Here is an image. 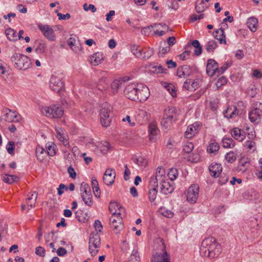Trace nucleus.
Returning a JSON list of instances; mask_svg holds the SVG:
<instances>
[{
  "instance_id": "0e129e2a",
  "label": "nucleus",
  "mask_w": 262,
  "mask_h": 262,
  "mask_svg": "<svg viewBox=\"0 0 262 262\" xmlns=\"http://www.w3.org/2000/svg\"><path fill=\"white\" fill-rule=\"evenodd\" d=\"M14 148H15L14 142L13 141L9 142L6 146V149H7L8 153L10 155H13Z\"/></svg>"
},
{
  "instance_id": "6e6552de",
  "label": "nucleus",
  "mask_w": 262,
  "mask_h": 262,
  "mask_svg": "<svg viewBox=\"0 0 262 262\" xmlns=\"http://www.w3.org/2000/svg\"><path fill=\"white\" fill-rule=\"evenodd\" d=\"M44 111L47 117L53 118H60L63 114L62 107L57 105H52L49 107H46L44 108Z\"/></svg>"
},
{
  "instance_id": "0eeeda50",
  "label": "nucleus",
  "mask_w": 262,
  "mask_h": 262,
  "mask_svg": "<svg viewBox=\"0 0 262 262\" xmlns=\"http://www.w3.org/2000/svg\"><path fill=\"white\" fill-rule=\"evenodd\" d=\"M110 225L116 233L123 229L122 217L120 216V213H113L110 219Z\"/></svg>"
},
{
  "instance_id": "603ef678",
  "label": "nucleus",
  "mask_w": 262,
  "mask_h": 262,
  "mask_svg": "<svg viewBox=\"0 0 262 262\" xmlns=\"http://www.w3.org/2000/svg\"><path fill=\"white\" fill-rule=\"evenodd\" d=\"M154 54V50L152 49H148L145 50H143V51L142 52V56H141V58L144 59H148L149 58Z\"/></svg>"
},
{
  "instance_id": "7c9ffc66",
  "label": "nucleus",
  "mask_w": 262,
  "mask_h": 262,
  "mask_svg": "<svg viewBox=\"0 0 262 262\" xmlns=\"http://www.w3.org/2000/svg\"><path fill=\"white\" fill-rule=\"evenodd\" d=\"M89 245H100V237L98 232H93L90 234Z\"/></svg>"
},
{
  "instance_id": "4c0bfd02",
  "label": "nucleus",
  "mask_w": 262,
  "mask_h": 262,
  "mask_svg": "<svg viewBox=\"0 0 262 262\" xmlns=\"http://www.w3.org/2000/svg\"><path fill=\"white\" fill-rule=\"evenodd\" d=\"M193 46L195 49L194 50V54L196 56H199L202 53V49L199 41L197 40H193L191 44H188V46Z\"/></svg>"
},
{
  "instance_id": "dca6fc26",
  "label": "nucleus",
  "mask_w": 262,
  "mask_h": 262,
  "mask_svg": "<svg viewBox=\"0 0 262 262\" xmlns=\"http://www.w3.org/2000/svg\"><path fill=\"white\" fill-rule=\"evenodd\" d=\"M115 176L116 172L113 169H107L103 177L104 183L107 185H112L114 183Z\"/></svg>"
},
{
  "instance_id": "3c124183",
  "label": "nucleus",
  "mask_w": 262,
  "mask_h": 262,
  "mask_svg": "<svg viewBox=\"0 0 262 262\" xmlns=\"http://www.w3.org/2000/svg\"><path fill=\"white\" fill-rule=\"evenodd\" d=\"M158 190L156 188H149L148 198L151 202H154L157 197Z\"/></svg>"
},
{
  "instance_id": "ea45409f",
  "label": "nucleus",
  "mask_w": 262,
  "mask_h": 262,
  "mask_svg": "<svg viewBox=\"0 0 262 262\" xmlns=\"http://www.w3.org/2000/svg\"><path fill=\"white\" fill-rule=\"evenodd\" d=\"M155 177L158 178L160 184H161L162 182L164 181L166 178L165 169L162 167H158Z\"/></svg>"
},
{
  "instance_id": "c85d7f7f",
  "label": "nucleus",
  "mask_w": 262,
  "mask_h": 262,
  "mask_svg": "<svg viewBox=\"0 0 262 262\" xmlns=\"http://www.w3.org/2000/svg\"><path fill=\"white\" fill-rule=\"evenodd\" d=\"M160 184L161 185V191L165 194L170 193L173 190V186H172L168 182H166L164 180Z\"/></svg>"
},
{
  "instance_id": "393cba45",
  "label": "nucleus",
  "mask_w": 262,
  "mask_h": 262,
  "mask_svg": "<svg viewBox=\"0 0 262 262\" xmlns=\"http://www.w3.org/2000/svg\"><path fill=\"white\" fill-rule=\"evenodd\" d=\"M247 26L252 32H255L257 29L258 20L254 17H251L247 21Z\"/></svg>"
},
{
  "instance_id": "39448f33",
  "label": "nucleus",
  "mask_w": 262,
  "mask_h": 262,
  "mask_svg": "<svg viewBox=\"0 0 262 262\" xmlns=\"http://www.w3.org/2000/svg\"><path fill=\"white\" fill-rule=\"evenodd\" d=\"M177 119L176 108L174 107H168L164 111L163 118L161 123L166 128H168L172 122Z\"/></svg>"
},
{
  "instance_id": "052dcab7",
  "label": "nucleus",
  "mask_w": 262,
  "mask_h": 262,
  "mask_svg": "<svg viewBox=\"0 0 262 262\" xmlns=\"http://www.w3.org/2000/svg\"><path fill=\"white\" fill-rule=\"evenodd\" d=\"M194 148L193 144L191 142L186 143L183 146V150L186 153H190Z\"/></svg>"
},
{
  "instance_id": "f8f14e48",
  "label": "nucleus",
  "mask_w": 262,
  "mask_h": 262,
  "mask_svg": "<svg viewBox=\"0 0 262 262\" xmlns=\"http://www.w3.org/2000/svg\"><path fill=\"white\" fill-rule=\"evenodd\" d=\"M199 186L197 184L191 185L188 189L187 200L191 203H194L198 200Z\"/></svg>"
},
{
  "instance_id": "473e14b6",
  "label": "nucleus",
  "mask_w": 262,
  "mask_h": 262,
  "mask_svg": "<svg viewBox=\"0 0 262 262\" xmlns=\"http://www.w3.org/2000/svg\"><path fill=\"white\" fill-rule=\"evenodd\" d=\"M96 88L102 92L106 91L108 88V82L107 79L106 78H102L99 79L96 84Z\"/></svg>"
},
{
  "instance_id": "412c9836",
  "label": "nucleus",
  "mask_w": 262,
  "mask_h": 262,
  "mask_svg": "<svg viewBox=\"0 0 262 262\" xmlns=\"http://www.w3.org/2000/svg\"><path fill=\"white\" fill-rule=\"evenodd\" d=\"M238 112L239 111L235 106H229L224 111L223 113L226 118L229 119L236 117Z\"/></svg>"
},
{
  "instance_id": "ddd939ff",
  "label": "nucleus",
  "mask_w": 262,
  "mask_h": 262,
  "mask_svg": "<svg viewBox=\"0 0 262 262\" xmlns=\"http://www.w3.org/2000/svg\"><path fill=\"white\" fill-rule=\"evenodd\" d=\"M38 28L45 37L51 41L55 40L54 31L52 27L47 25H38Z\"/></svg>"
},
{
  "instance_id": "f03ea898",
  "label": "nucleus",
  "mask_w": 262,
  "mask_h": 262,
  "mask_svg": "<svg viewBox=\"0 0 262 262\" xmlns=\"http://www.w3.org/2000/svg\"><path fill=\"white\" fill-rule=\"evenodd\" d=\"M64 75L60 72H55L51 75L50 81V88L53 91L57 93L62 91L64 88Z\"/></svg>"
},
{
  "instance_id": "1a4fd4ad",
  "label": "nucleus",
  "mask_w": 262,
  "mask_h": 262,
  "mask_svg": "<svg viewBox=\"0 0 262 262\" xmlns=\"http://www.w3.org/2000/svg\"><path fill=\"white\" fill-rule=\"evenodd\" d=\"M81 196L85 204L89 207L93 205L92 195L89 185L86 183H82L80 187Z\"/></svg>"
},
{
  "instance_id": "58836bf2",
  "label": "nucleus",
  "mask_w": 262,
  "mask_h": 262,
  "mask_svg": "<svg viewBox=\"0 0 262 262\" xmlns=\"http://www.w3.org/2000/svg\"><path fill=\"white\" fill-rule=\"evenodd\" d=\"M6 35L7 38L13 41H15L17 40L16 32L11 28L8 29L5 31Z\"/></svg>"
},
{
  "instance_id": "f3484780",
  "label": "nucleus",
  "mask_w": 262,
  "mask_h": 262,
  "mask_svg": "<svg viewBox=\"0 0 262 262\" xmlns=\"http://www.w3.org/2000/svg\"><path fill=\"white\" fill-rule=\"evenodd\" d=\"M217 63L213 59L208 60L206 66V73L210 76H212L217 74Z\"/></svg>"
},
{
  "instance_id": "f257e3e1",
  "label": "nucleus",
  "mask_w": 262,
  "mask_h": 262,
  "mask_svg": "<svg viewBox=\"0 0 262 262\" xmlns=\"http://www.w3.org/2000/svg\"><path fill=\"white\" fill-rule=\"evenodd\" d=\"M200 252L203 256L214 258L218 257L220 254L221 247L214 238L208 237L203 241Z\"/></svg>"
},
{
  "instance_id": "09e8293b",
  "label": "nucleus",
  "mask_w": 262,
  "mask_h": 262,
  "mask_svg": "<svg viewBox=\"0 0 262 262\" xmlns=\"http://www.w3.org/2000/svg\"><path fill=\"white\" fill-rule=\"evenodd\" d=\"M138 165L143 167H146L148 164V161L142 157H139L133 159Z\"/></svg>"
},
{
  "instance_id": "5701e85b",
  "label": "nucleus",
  "mask_w": 262,
  "mask_h": 262,
  "mask_svg": "<svg viewBox=\"0 0 262 262\" xmlns=\"http://www.w3.org/2000/svg\"><path fill=\"white\" fill-rule=\"evenodd\" d=\"M249 225L253 228L256 229L262 227V215H260L258 217H251L249 221Z\"/></svg>"
},
{
  "instance_id": "c9c22d12",
  "label": "nucleus",
  "mask_w": 262,
  "mask_h": 262,
  "mask_svg": "<svg viewBox=\"0 0 262 262\" xmlns=\"http://www.w3.org/2000/svg\"><path fill=\"white\" fill-rule=\"evenodd\" d=\"M159 130L158 129L156 124L154 122H151L148 126V132L149 134V139L152 140L154 137L157 135Z\"/></svg>"
},
{
  "instance_id": "69168bd1",
  "label": "nucleus",
  "mask_w": 262,
  "mask_h": 262,
  "mask_svg": "<svg viewBox=\"0 0 262 262\" xmlns=\"http://www.w3.org/2000/svg\"><path fill=\"white\" fill-rule=\"evenodd\" d=\"M46 46L45 43L39 42L37 47L35 49V52L38 54L42 53L46 50Z\"/></svg>"
},
{
  "instance_id": "4be33fe9",
  "label": "nucleus",
  "mask_w": 262,
  "mask_h": 262,
  "mask_svg": "<svg viewBox=\"0 0 262 262\" xmlns=\"http://www.w3.org/2000/svg\"><path fill=\"white\" fill-rule=\"evenodd\" d=\"M210 172L211 173L212 176L216 178L219 177L222 171V167L221 164L215 163H212L209 167Z\"/></svg>"
},
{
  "instance_id": "c756f323",
  "label": "nucleus",
  "mask_w": 262,
  "mask_h": 262,
  "mask_svg": "<svg viewBox=\"0 0 262 262\" xmlns=\"http://www.w3.org/2000/svg\"><path fill=\"white\" fill-rule=\"evenodd\" d=\"M198 85L199 84L197 81H194L192 80L189 79H187L186 81L184 82L183 88L187 90L192 91L196 90L198 86Z\"/></svg>"
},
{
  "instance_id": "37998d69",
  "label": "nucleus",
  "mask_w": 262,
  "mask_h": 262,
  "mask_svg": "<svg viewBox=\"0 0 262 262\" xmlns=\"http://www.w3.org/2000/svg\"><path fill=\"white\" fill-rule=\"evenodd\" d=\"M217 46L216 42L215 40H211L207 42L205 46V49L207 52L211 53L213 52Z\"/></svg>"
},
{
  "instance_id": "bb28decb",
  "label": "nucleus",
  "mask_w": 262,
  "mask_h": 262,
  "mask_svg": "<svg viewBox=\"0 0 262 262\" xmlns=\"http://www.w3.org/2000/svg\"><path fill=\"white\" fill-rule=\"evenodd\" d=\"M57 137L64 145L69 144L68 135L60 128H56Z\"/></svg>"
},
{
  "instance_id": "cd10ccee",
  "label": "nucleus",
  "mask_w": 262,
  "mask_h": 262,
  "mask_svg": "<svg viewBox=\"0 0 262 262\" xmlns=\"http://www.w3.org/2000/svg\"><path fill=\"white\" fill-rule=\"evenodd\" d=\"M103 60L102 54L97 52L93 54L90 58V62L94 66H97L101 63Z\"/></svg>"
},
{
  "instance_id": "f704fd0d",
  "label": "nucleus",
  "mask_w": 262,
  "mask_h": 262,
  "mask_svg": "<svg viewBox=\"0 0 262 262\" xmlns=\"http://www.w3.org/2000/svg\"><path fill=\"white\" fill-rule=\"evenodd\" d=\"M232 137L239 141H242L245 138V135L242 133V130L238 128H234L231 132Z\"/></svg>"
},
{
  "instance_id": "9b49d317",
  "label": "nucleus",
  "mask_w": 262,
  "mask_h": 262,
  "mask_svg": "<svg viewBox=\"0 0 262 262\" xmlns=\"http://www.w3.org/2000/svg\"><path fill=\"white\" fill-rule=\"evenodd\" d=\"M137 100L140 102L145 101L149 96L150 92L148 88L142 84H137Z\"/></svg>"
},
{
  "instance_id": "de8ad7c7",
  "label": "nucleus",
  "mask_w": 262,
  "mask_h": 262,
  "mask_svg": "<svg viewBox=\"0 0 262 262\" xmlns=\"http://www.w3.org/2000/svg\"><path fill=\"white\" fill-rule=\"evenodd\" d=\"M159 180L158 178L152 176L149 180L148 188H156L157 189L158 186Z\"/></svg>"
},
{
  "instance_id": "5fc2aeb1",
  "label": "nucleus",
  "mask_w": 262,
  "mask_h": 262,
  "mask_svg": "<svg viewBox=\"0 0 262 262\" xmlns=\"http://www.w3.org/2000/svg\"><path fill=\"white\" fill-rule=\"evenodd\" d=\"M119 206L117 202L111 201L108 207L109 211L112 213L114 212H117Z\"/></svg>"
},
{
  "instance_id": "9d476101",
  "label": "nucleus",
  "mask_w": 262,
  "mask_h": 262,
  "mask_svg": "<svg viewBox=\"0 0 262 262\" xmlns=\"http://www.w3.org/2000/svg\"><path fill=\"white\" fill-rule=\"evenodd\" d=\"M137 84L130 83L128 85L125 84L124 90V94L126 98L133 100L137 101L138 97L137 96Z\"/></svg>"
},
{
  "instance_id": "774afa93",
  "label": "nucleus",
  "mask_w": 262,
  "mask_h": 262,
  "mask_svg": "<svg viewBox=\"0 0 262 262\" xmlns=\"http://www.w3.org/2000/svg\"><path fill=\"white\" fill-rule=\"evenodd\" d=\"M47 152V155H49L50 156H53L56 154L55 151V146L53 144V146L52 145H49L47 150H46Z\"/></svg>"
},
{
  "instance_id": "e2e57ef3",
  "label": "nucleus",
  "mask_w": 262,
  "mask_h": 262,
  "mask_svg": "<svg viewBox=\"0 0 262 262\" xmlns=\"http://www.w3.org/2000/svg\"><path fill=\"white\" fill-rule=\"evenodd\" d=\"M231 64V62H225L223 66H222L221 68H219L217 67V75H221L223 74L226 70L229 68Z\"/></svg>"
},
{
  "instance_id": "bf43d9fd",
  "label": "nucleus",
  "mask_w": 262,
  "mask_h": 262,
  "mask_svg": "<svg viewBox=\"0 0 262 262\" xmlns=\"http://www.w3.org/2000/svg\"><path fill=\"white\" fill-rule=\"evenodd\" d=\"M247 149H248V151H250L251 150V152H253L256 150V143L255 142L252 141H247Z\"/></svg>"
},
{
  "instance_id": "4d7b16f0",
  "label": "nucleus",
  "mask_w": 262,
  "mask_h": 262,
  "mask_svg": "<svg viewBox=\"0 0 262 262\" xmlns=\"http://www.w3.org/2000/svg\"><path fill=\"white\" fill-rule=\"evenodd\" d=\"M178 176V170L176 168H171L168 173V176L171 180H175Z\"/></svg>"
},
{
  "instance_id": "13d9d810",
  "label": "nucleus",
  "mask_w": 262,
  "mask_h": 262,
  "mask_svg": "<svg viewBox=\"0 0 262 262\" xmlns=\"http://www.w3.org/2000/svg\"><path fill=\"white\" fill-rule=\"evenodd\" d=\"M110 148V145L108 142H105L101 146H100V150L101 152L105 155L107 153Z\"/></svg>"
},
{
  "instance_id": "2f4dec72",
  "label": "nucleus",
  "mask_w": 262,
  "mask_h": 262,
  "mask_svg": "<svg viewBox=\"0 0 262 262\" xmlns=\"http://www.w3.org/2000/svg\"><path fill=\"white\" fill-rule=\"evenodd\" d=\"M46 156V150L40 145H37L36 148V156L37 160L42 162L45 160Z\"/></svg>"
},
{
  "instance_id": "8fccbe9b",
  "label": "nucleus",
  "mask_w": 262,
  "mask_h": 262,
  "mask_svg": "<svg viewBox=\"0 0 262 262\" xmlns=\"http://www.w3.org/2000/svg\"><path fill=\"white\" fill-rule=\"evenodd\" d=\"M195 10L198 13H201L204 11L207 8L206 5L204 3L203 1H202L199 3H196L195 5Z\"/></svg>"
},
{
  "instance_id": "680f3d73",
  "label": "nucleus",
  "mask_w": 262,
  "mask_h": 262,
  "mask_svg": "<svg viewBox=\"0 0 262 262\" xmlns=\"http://www.w3.org/2000/svg\"><path fill=\"white\" fill-rule=\"evenodd\" d=\"M165 88L170 93L173 97H174L177 96V93L174 90V86L172 84H167L165 86Z\"/></svg>"
},
{
  "instance_id": "4468645a",
  "label": "nucleus",
  "mask_w": 262,
  "mask_h": 262,
  "mask_svg": "<svg viewBox=\"0 0 262 262\" xmlns=\"http://www.w3.org/2000/svg\"><path fill=\"white\" fill-rule=\"evenodd\" d=\"M4 112L5 113L4 119L8 122H18L21 119V116L18 113L9 108H6Z\"/></svg>"
},
{
  "instance_id": "a211bd4d",
  "label": "nucleus",
  "mask_w": 262,
  "mask_h": 262,
  "mask_svg": "<svg viewBox=\"0 0 262 262\" xmlns=\"http://www.w3.org/2000/svg\"><path fill=\"white\" fill-rule=\"evenodd\" d=\"M200 124L195 122L188 126L185 132V137L186 138L190 139L194 136L199 132Z\"/></svg>"
},
{
  "instance_id": "423d86ee",
  "label": "nucleus",
  "mask_w": 262,
  "mask_h": 262,
  "mask_svg": "<svg viewBox=\"0 0 262 262\" xmlns=\"http://www.w3.org/2000/svg\"><path fill=\"white\" fill-rule=\"evenodd\" d=\"M253 109L249 113V119L252 123L257 124L260 121L262 113V104L258 101L253 104Z\"/></svg>"
},
{
  "instance_id": "6e6d98bb",
  "label": "nucleus",
  "mask_w": 262,
  "mask_h": 262,
  "mask_svg": "<svg viewBox=\"0 0 262 262\" xmlns=\"http://www.w3.org/2000/svg\"><path fill=\"white\" fill-rule=\"evenodd\" d=\"M225 159L229 163H232L236 160V156L234 152L230 151L225 155Z\"/></svg>"
},
{
  "instance_id": "a19ab883",
  "label": "nucleus",
  "mask_w": 262,
  "mask_h": 262,
  "mask_svg": "<svg viewBox=\"0 0 262 262\" xmlns=\"http://www.w3.org/2000/svg\"><path fill=\"white\" fill-rule=\"evenodd\" d=\"M220 149V146L217 142H212L209 144L207 147V151L209 153L216 154Z\"/></svg>"
},
{
  "instance_id": "49530a36",
  "label": "nucleus",
  "mask_w": 262,
  "mask_h": 262,
  "mask_svg": "<svg viewBox=\"0 0 262 262\" xmlns=\"http://www.w3.org/2000/svg\"><path fill=\"white\" fill-rule=\"evenodd\" d=\"M140 256L139 252L136 250H133L130 255L128 262H139Z\"/></svg>"
},
{
  "instance_id": "20e7f679",
  "label": "nucleus",
  "mask_w": 262,
  "mask_h": 262,
  "mask_svg": "<svg viewBox=\"0 0 262 262\" xmlns=\"http://www.w3.org/2000/svg\"><path fill=\"white\" fill-rule=\"evenodd\" d=\"M112 107L108 103H103L100 111V122L102 126L106 127L110 125L111 122Z\"/></svg>"
},
{
  "instance_id": "aec40b11",
  "label": "nucleus",
  "mask_w": 262,
  "mask_h": 262,
  "mask_svg": "<svg viewBox=\"0 0 262 262\" xmlns=\"http://www.w3.org/2000/svg\"><path fill=\"white\" fill-rule=\"evenodd\" d=\"M191 72V69L189 66L184 65L178 69L177 74L179 77L186 78L190 76Z\"/></svg>"
},
{
  "instance_id": "b1692460",
  "label": "nucleus",
  "mask_w": 262,
  "mask_h": 262,
  "mask_svg": "<svg viewBox=\"0 0 262 262\" xmlns=\"http://www.w3.org/2000/svg\"><path fill=\"white\" fill-rule=\"evenodd\" d=\"M37 199V193L36 191L30 192L28 193L26 202L28 206L33 208L35 206V204Z\"/></svg>"
},
{
  "instance_id": "2eb2a0df",
  "label": "nucleus",
  "mask_w": 262,
  "mask_h": 262,
  "mask_svg": "<svg viewBox=\"0 0 262 262\" xmlns=\"http://www.w3.org/2000/svg\"><path fill=\"white\" fill-rule=\"evenodd\" d=\"M161 242L162 244V250H164L163 253H156L154 256L151 262H171L169 259V256L167 252L165 250V246L161 239Z\"/></svg>"
},
{
  "instance_id": "e433bc0d",
  "label": "nucleus",
  "mask_w": 262,
  "mask_h": 262,
  "mask_svg": "<svg viewBox=\"0 0 262 262\" xmlns=\"http://www.w3.org/2000/svg\"><path fill=\"white\" fill-rule=\"evenodd\" d=\"M91 185L95 195L97 197L100 196V191L98 182L95 177H93L91 182Z\"/></svg>"
},
{
  "instance_id": "338daca9",
  "label": "nucleus",
  "mask_w": 262,
  "mask_h": 262,
  "mask_svg": "<svg viewBox=\"0 0 262 262\" xmlns=\"http://www.w3.org/2000/svg\"><path fill=\"white\" fill-rule=\"evenodd\" d=\"M99 247L100 246L94 245V246H93L92 245H89V251L92 256L96 255L99 251Z\"/></svg>"
},
{
  "instance_id": "6ab92c4d",
  "label": "nucleus",
  "mask_w": 262,
  "mask_h": 262,
  "mask_svg": "<svg viewBox=\"0 0 262 262\" xmlns=\"http://www.w3.org/2000/svg\"><path fill=\"white\" fill-rule=\"evenodd\" d=\"M68 43L75 53H79L81 51V45L79 41L76 40L75 38L71 37L68 40Z\"/></svg>"
},
{
  "instance_id": "a18cd8bd",
  "label": "nucleus",
  "mask_w": 262,
  "mask_h": 262,
  "mask_svg": "<svg viewBox=\"0 0 262 262\" xmlns=\"http://www.w3.org/2000/svg\"><path fill=\"white\" fill-rule=\"evenodd\" d=\"M130 49L132 53L137 57L140 58L142 56V52L143 51L142 49L136 45L132 46Z\"/></svg>"
},
{
  "instance_id": "c03bdc74",
  "label": "nucleus",
  "mask_w": 262,
  "mask_h": 262,
  "mask_svg": "<svg viewBox=\"0 0 262 262\" xmlns=\"http://www.w3.org/2000/svg\"><path fill=\"white\" fill-rule=\"evenodd\" d=\"M18 180V178L13 175L5 174L3 177L4 182L11 184Z\"/></svg>"
},
{
  "instance_id": "79ce46f5",
  "label": "nucleus",
  "mask_w": 262,
  "mask_h": 262,
  "mask_svg": "<svg viewBox=\"0 0 262 262\" xmlns=\"http://www.w3.org/2000/svg\"><path fill=\"white\" fill-rule=\"evenodd\" d=\"M223 147L224 148H233L235 145L234 140L231 138H226L222 140Z\"/></svg>"
},
{
  "instance_id": "864d4df0",
  "label": "nucleus",
  "mask_w": 262,
  "mask_h": 262,
  "mask_svg": "<svg viewBox=\"0 0 262 262\" xmlns=\"http://www.w3.org/2000/svg\"><path fill=\"white\" fill-rule=\"evenodd\" d=\"M170 47L167 46L165 42L164 43V46H160L159 51V55L160 56H163V55L170 51Z\"/></svg>"
},
{
  "instance_id": "7ed1b4c3",
  "label": "nucleus",
  "mask_w": 262,
  "mask_h": 262,
  "mask_svg": "<svg viewBox=\"0 0 262 262\" xmlns=\"http://www.w3.org/2000/svg\"><path fill=\"white\" fill-rule=\"evenodd\" d=\"M11 60L14 62L15 67L19 70H26L31 64L30 58L23 54L15 53L12 56Z\"/></svg>"
},
{
  "instance_id": "a878e982",
  "label": "nucleus",
  "mask_w": 262,
  "mask_h": 262,
  "mask_svg": "<svg viewBox=\"0 0 262 262\" xmlns=\"http://www.w3.org/2000/svg\"><path fill=\"white\" fill-rule=\"evenodd\" d=\"M213 36L215 38L219 41L220 43H226L225 39L226 36L224 34V31L223 29L220 28L219 30L215 31L213 33Z\"/></svg>"
},
{
  "instance_id": "72a5a7b5",
  "label": "nucleus",
  "mask_w": 262,
  "mask_h": 262,
  "mask_svg": "<svg viewBox=\"0 0 262 262\" xmlns=\"http://www.w3.org/2000/svg\"><path fill=\"white\" fill-rule=\"evenodd\" d=\"M125 82L121 80H115L111 84V89L114 94L118 93V90L122 87L125 86Z\"/></svg>"
}]
</instances>
